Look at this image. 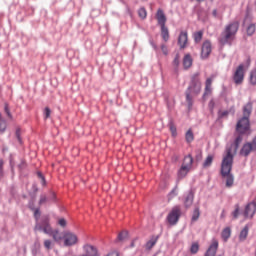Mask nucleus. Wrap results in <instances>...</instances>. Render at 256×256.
Here are the masks:
<instances>
[{
	"label": "nucleus",
	"instance_id": "obj_40",
	"mask_svg": "<svg viewBox=\"0 0 256 256\" xmlns=\"http://www.w3.org/2000/svg\"><path fill=\"white\" fill-rule=\"evenodd\" d=\"M127 238V232H121L118 234V241H125V239Z\"/></svg>",
	"mask_w": 256,
	"mask_h": 256
},
{
	"label": "nucleus",
	"instance_id": "obj_13",
	"mask_svg": "<svg viewBox=\"0 0 256 256\" xmlns=\"http://www.w3.org/2000/svg\"><path fill=\"white\" fill-rule=\"evenodd\" d=\"M213 79H215V74H212L209 78L206 79L205 81V89H204V93H203V99H205V97L211 95V93H213Z\"/></svg>",
	"mask_w": 256,
	"mask_h": 256
},
{
	"label": "nucleus",
	"instance_id": "obj_34",
	"mask_svg": "<svg viewBox=\"0 0 256 256\" xmlns=\"http://www.w3.org/2000/svg\"><path fill=\"white\" fill-rule=\"evenodd\" d=\"M138 15L140 19H146L147 18V10L145 8H140L138 10Z\"/></svg>",
	"mask_w": 256,
	"mask_h": 256
},
{
	"label": "nucleus",
	"instance_id": "obj_28",
	"mask_svg": "<svg viewBox=\"0 0 256 256\" xmlns=\"http://www.w3.org/2000/svg\"><path fill=\"white\" fill-rule=\"evenodd\" d=\"M193 39H194L195 43H201V41L203 39V30L194 32Z\"/></svg>",
	"mask_w": 256,
	"mask_h": 256
},
{
	"label": "nucleus",
	"instance_id": "obj_10",
	"mask_svg": "<svg viewBox=\"0 0 256 256\" xmlns=\"http://www.w3.org/2000/svg\"><path fill=\"white\" fill-rule=\"evenodd\" d=\"M255 213H256V202L252 201L246 205L244 210V217H246V219H253V217H255Z\"/></svg>",
	"mask_w": 256,
	"mask_h": 256
},
{
	"label": "nucleus",
	"instance_id": "obj_52",
	"mask_svg": "<svg viewBox=\"0 0 256 256\" xmlns=\"http://www.w3.org/2000/svg\"><path fill=\"white\" fill-rule=\"evenodd\" d=\"M246 65H247V67H249V65H251V57H248L246 59Z\"/></svg>",
	"mask_w": 256,
	"mask_h": 256
},
{
	"label": "nucleus",
	"instance_id": "obj_29",
	"mask_svg": "<svg viewBox=\"0 0 256 256\" xmlns=\"http://www.w3.org/2000/svg\"><path fill=\"white\" fill-rule=\"evenodd\" d=\"M255 31H256V26L255 24L251 23L247 26L246 28V33L249 37H251L252 35L255 34Z\"/></svg>",
	"mask_w": 256,
	"mask_h": 256
},
{
	"label": "nucleus",
	"instance_id": "obj_46",
	"mask_svg": "<svg viewBox=\"0 0 256 256\" xmlns=\"http://www.w3.org/2000/svg\"><path fill=\"white\" fill-rule=\"evenodd\" d=\"M179 54H177L173 60V66L177 67L179 65Z\"/></svg>",
	"mask_w": 256,
	"mask_h": 256
},
{
	"label": "nucleus",
	"instance_id": "obj_58",
	"mask_svg": "<svg viewBox=\"0 0 256 256\" xmlns=\"http://www.w3.org/2000/svg\"><path fill=\"white\" fill-rule=\"evenodd\" d=\"M197 1V3H203V1H205V0H196Z\"/></svg>",
	"mask_w": 256,
	"mask_h": 256
},
{
	"label": "nucleus",
	"instance_id": "obj_4",
	"mask_svg": "<svg viewBox=\"0 0 256 256\" xmlns=\"http://www.w3.org/2000/svg\"><path fill=\"white\" fill-rule=\"evenodd\" d=\"M34 217L36 219V225L34 231H43L46 235H53V229L49 224V216H43L41 222H39V217H41V211L37 208L34 211Z\"/></svg>",
	"mask_w": 256,
	"mask_h": 256
},
{
	"label": "nucleus",
	"instance_id": "obj_50",
	"mask_svg": "<svg viewBox=\"0 0 256 256\" xmlns=\"http://www.w3.org/2000/svg\"><path fill=\"white\" fill-rule=\"evenodd\" d=\"M170 130L173 133V135H175V133H177V128H175V126H173V124L170 125Z\"/></svg>",
	"mask_w": 256,
	"mask_h": 256
},
{
	"label": "nucleus",
	"instance_id": "obj_11",
	"mask_svg": "<svg viewBox=\"0 0 256 256\" xmlns=\"http://www.w3.org/2000/svg\"><path fill=\"white\" fill-rule=\"evenodd\" d=\"M217 249H219V241H217L216 239H213L212 243L206 250L204 256H223V254L217 255Z\"/></svg>",
	"mask_w": 256,
	"mask_h": 256
},
{
	"label": "nucleus",
	"instance_id": "obj_56",
	"mask_svg": "<svg viewBox=\"0 0 256 256\" xmlns=\"http://www.w3.org/2000/svg\"><path fill=\"white\" fill-rule=\"evenodd\" d=\"M38 177H39L40 179H43V177H45V176H43V174H42L41 172H38Z\"/></svg>",
	"mask_w": 256,
	"mask_h": 256
},
{
	"label": "nucleus",
	"instance_id": "obj_12",
	"mask_svg": "<svg viewBox=\"0 0 256 256\" xmlns=\"http://www.w3.org/2000/svg\"><path fill=\"white\" fill-rule=\"evenodd\" d=\"M188 44H189V34L187 33V31H181L178 36V45L180 49H186Z\"/></svg>",
	"mask_w": 256,
	"mask_h": 256
},
{
	"label": "nucleus",
	"instance_id": "obj_55",
	"mask_svg": "<svg viewBox=\"0 0 256 256\" xmlns=\"http://www.w3.org/2000/svg\"><path fill=\"white\" fill-rule=\"evenodd\" d=\"M41 183H42V185H46L47 182L45 181V177H42Z\"/></svg>",
	"mask_w": 256,
	"mask_h": 256
},
{
	"label": "nucleus",
	"instance_id": "obj_25",
	"mask_svg": "<svg viewBox=\"0 0 256 256\" xmlns=\"http://www.w3.org/2000/svg\"><path fill=\"white\" fill-rule=\"evenodd\" d=\"M221 237L223 239V241L227 242L229 241V237H231V228L226 227L223 229Z\"/></svg>",
	"mask_w": 256,
	"mask_h": 256
},
{
	"label": "nucleus",
	"instance_id": "obj_35",
	"mask_svg": "<svg viewBox=\"0 0 256 256\" xmlns=\"http://www.w3.org/2000/svg\"><path fill=\"white\" fill-rule=\"evenodd\" d=\"M250 83L251 85H256V68L250 73Z\"/></svg>",
	"mask_w": 256,
	"mask_h": 256
},
{
	"label": "nucleus",
	"instance_id": "obj_19",
	"mask_svg": "<svg viewBox=\"0 0 256 256\" xmlns=\"http://www.w3.org/2000/svg\"><path fill=\"white\" fill-rule=\"evenodd\" d=\"M251 113H253V102H248L246 105L243 107V117H251Z\"/></svg>",
	"mask_w": 256,
	"mask_h": 256
},
{
	"label": "nucleus",
	"instance_id": "obj_37",
	"mask_svg": "<svg viewBox=\"0 0 256 256\" xmlns=\"http://www.w3.org/2000/svg\"><path fill=\"white\" fill-rule=\"evenodd\" d=\"M178 193H177V184L174 187V189L168 194L169 199H173V197H177Z\"/></svg>",
	"mask_w": 256,
	"mask_h": 256
},
{
	"label": "nucleus",
	"instance_id": "obj_20",
	"mask_svg": "<svg viewBox=\"0 0 256 256\" xmlns=\"http://www.w3.org/2000/svg\"><path fill=\"white\" fill-rule=\"evenodd\" d=\"M182 167H186L187 169H191L193 167V156H191V154L184 157Z\"/></svg>",
	"mask_w": 256,
	"mask_h": 256
},
{
	"label": "nucleus",
	"instance_id": "obj_6",
	"mask_svg": "<svg viewBox=\"0 0 256 256\" xmlns=\"http://www.w3.org/2000/svg\"><path fill=\"white\" fill-rule=\"evenodd\" d=\"M251 153H256V136L250 142L244 143L240 150L242 157H249Z\"/></svg>",
	"mask_w": 256,
	"mask_h": 256
},
{
	"label": "nucleus",
	"instance_id": "obj_53",
	"mask_svg": "<svg viewBox=\"0 0 256 256\" xmlns=\"http://www.w3.org/2000/svg\"><path fill=\"white\" fill-rule=\"evenodd\" d=\"M51 199H52V201H55V199H56L55 192L51 193Z\"/></svg>",
	"mask_w": 256,
	"mask_h": 256
},
{
	"label": "nucleus",
	"instance_id": "obj_8",
	"mask_svg": "<svg viewBox=\"0 0 256 256\" xmlns=\"http://www.w3.org/2000/svg\"><path fill=\"white\" fill-rule=\"evenodd\" d=\"M249 118L243 116L236 125V131L237 133H240L241 135H245V133H247V131H249Z\"/></svg>",
	"mask_w": 256,
	"mask_h": 256
},
{
	"label": "nucleus",
	"instance_id": "obj_45",
	"mask_svg": "<svg viewBox=\"0 0 256 256\" xmlns=\"http://www.w3.org/2000/svg\"><path fill=\"white\" fill-rule=\"evenodd\" d=\"M5 165V161L0 159V177H3V166Z\"/></svg>",
	"mask_w": 256,
	"mask_h": 256
},
{
	"label": "nucleus",
	"instance_id": "obj_9",
	"mask_svg": "<svg viewBox=\"0 0 256 256\" xmlns=\"http://www.w3.org/2000/svg\"><path fill=\"white\" fill-rule=\"evenodd\" d=\"M245 79V70L243 64H240L233 75V81L236 85H241Z\"/></svg>",
	"mask_w": 256,
	"mask_h": 256
},
{
	"label": "nucleus",
	"instance_id": "obj_49",
	"mask_svg": "<svg viewBox=\"0 0 256 256\" xmlns=\"http://www.w3.org/2000/svg\"><path fill=\"white\" fill-rule=\"evenodd\" d=\"M5 113L8 115V117H11V112L9 111V106L6 104L5 105Z\"/></svg>",
	"mask_w": 256,
	"mask_h": 256
},
{
	"label": "nucleus",
	"instance_id": "obj_3",
	"mask_svg": "<svg viewBox=\"0 0 256 256\" xmlns=\"http://www.w3.org/2000/svg\"><path fill=\"white\" fill-rule=\"evenodd\" d=\"M237 31H239V22L234 21L227 24L220 35V45H232L233 41H235V35H237Z\"/></svg>",
	"mask_w": 256,
	"mask_h": 256
},
{
	"label": "nucleus",
	"instance_id": "obj_38",
	"mask_svg": "<svg viewBox=\"0 0 256 256\" xmlns=\"http://www.w3.org/2000/svg\"><path fill=\"white\" fill-rule=\"evenodd\" d=\"M51 117V109L49 107H46L44 109V119H49Z\"/></svg>",
	"mask_w": 256,
	"mask_h": 256
},
{
	"label": "nucleus",
	"instance_id": "obj_22",
	"mask_svg": "<svg viewBox=\"0 0 256 256\" xmlns=\"http://www.w3.org/2000/svg\"><path fill=\"white\" fill-rule=\"evenodd\" d=\"M157 241H159V236H152L150 240L146 243V249L151 251L155 245H157Z\"/></svg>",
	"mask_w": 256,
	"mask_h": 256
},
{
	"label": "nucleus",
	"instance_id": "obj_47",
	"mask_svg": "<svg viewBox=\"0 0 256 256\" xmlns=\"http://www.w3.org/2000/svg\"><path fill=\"white\" fill-rule=\"evenodd\" d=\"M60 227H66L67 225V221L65 220V218H61L59 221H58Z\"/></svg>",
	"mask_w": 256,
	"mask_h": 256
},
{
	"label": "nucleus",
	"instance_id": "obj_54",
	"mask_svg": "<svg viewBox=\"0 0 256 256\" xmlns=\"http://www.w3.org/2000/svg\"><path fill=\"white\" fill-rule=\"evenodd\" d=\"M212 15H213V17H217V9H214V10L212 11Z\"/></svg>",
	"mask_w": 256,
	"mask_h": 256
},
{
	"label": "nucleus",
	"instance_id": "obj_39",
	"mask_svg": "<svg viewBox=\"0 0 256 256\" xmlns=\"http://www.w3.org/2000/svg\"><path fill=\"white\" fill-rule=\"evenodd\" d=\"M227 115H229V111H227V110L219 111L218 112V119H223L224 117H227Z\"/></svg>",
	"mask_w": 256,
	"mask_h": 256
},
{
	"label": "nucleus",
	"instance_id": "obj_21",
	"mask_svg": "<svg viewBox=\"0 0 256 256\" xmlns=\"http://www.w3.org/2000/svg\"><path fill=\"white\" fill-rule=\"evenodd\" d=\"M192 65H193V58H191V54H186L183 58L184 69H189Z\"/></svg>",
	"mask_w": 256,
	"mask_h": 256
},
{
	"label": "nucleus",
	"instance_id": "obj_15",
	"mask_svg": "<svg viewBox=\"0 0 256 256\" xmlns=\"http://www.w3.org/2000/svg\"><path fill=\"white\" fill-rule=\"evenodd\" d=\"M156 19L160 27H165V24L167 23V16H165V12H163L162 9H158Z\"/></svg>",
	"mask_w": 256,
	"mask_h": 256
},
{
	"label": "nucleus",
	"instance_id": "obj_32",
	"mask_svg": "<svg viewBox=\"0 0 256 256\" xmlns=\"http://www.w3.org/2000/svg\"><path fill=\"white\" fill-rule=\"evenodd\" d=\"M185 139L187 143H192V141L195 139V136L193 135V131L188 130L185 135Z\"/></svg>",
	"mask_w": 256,
	"mask_h": 256
},
{
	"label": "nucleus",
	"instance_id": "obj_57",
	"mask_svg": "<svg viewBox=\"0 0 256 256\" xmlns=\"http://www.w3.org/2000/svg\"><path fill=\"white\" fill-rule=\"evenodd\" d=\"M152 47H154V49L157 50V45H155L154 43H152Z\"/></svg>",
	"mask_w": 256,
	"mask_h": 256
},
{
	"label": "nucleus",
	"instance_id": "obj_18",
	"mask_svg": "<svg viewBox=\"0 0 256 256\" xmlns=\"http://www.w3.org/2000/svg\"><path fill=\"white\" fill-rule=\"evenodd\" d=\"M195 199V194H193V191H190L187 196L185 197L184 200V207L186 209H189V207H191V205H193V201Z\"/></svg>",
	"mask_w": 256,
	"mask_h": 256
},
{
	"label": "nucleus",
	"instance_id": "obj_43",
	"mask_svg": "<svg viewBox=\"0 0 256 256\" xmlns=\"http://www.w3.org/2000/svg\"><path fill=\"white\" fill-rule=\"evenodd\" d=\"M43 203H47V196L41 195L39 200V205H43Z\"/></svg>",
	"mask_w": 256,
	"mask_h": 256
},
{
	"label": "nucleus",
	"instance_id": "obj_2",
	"mask_svg": "<svg viewBox=\"0 0 256 256\" xmlns=\"http://www.w3.org/2000/svg\"><path fill=\"white\" fill-rule=\"evenodd\" d=\"M200 75L201 74L199 72L192 75L189 86L185 92L186 103L188 105L189 110L193 108V98L197 97V95L201 93L202 84H201Z\"/></svg>",
	"mask_w": 256,
	"mask_h": 256
},
{
	"label": "nucleus",
	"instance_id": "obj_30",
	"mask_svg": "<svg viewBox=\"0 0 256 256\" xmlns=\"http://www.w3.org/2000/svg\"><path fill=\"white\" fill-rule=\"evenodd\" d=\"M7 130V121L3 119V116L0 113V133H5Z\"/></svg>",
	"mask_w": 256,
	"mask_h": 256
},
{
	"label": "nucleus",
	"instance_id": "obj_16",
	"mask_svg": "<svg viewBox=\"0 0 256 256\" xmlns=\"http://www.w3.org/2000/svg\"><path fill=\"white\" fill-rule=\"evenodd\" d=\"M83 249L87 256H98L99 255L97 248H95V246H93V245L85 244L83 246Z\"/></svg>",
	"mask_w": 256,
	"mask_h": 256
},
{
	"label": "nucleus",
	"instance_id": "obj_23",
	"mask_svg": "<svg viewBox=\"0 0 256 256\" xmlns=\"http://www.w3.org/2000/svg\"><path fill=\"white\" fill-rule=\"evenodd\" d=\"M242 142H243V134L239 133V135L235 138L231 148H234V151H237V149H239V146L241 145Z\"/></svg>",
	"mask_w": 256,
	"mask_h": 256
},
{
	"label": "nucleus",
	"instance_id": "obj_36",
	"mask_svg": "<svg viewBox=\"0 0 256 256\" xmlns=\"http://www.w3.org/2000/svg\"><path fill=\"white\" fill-rule=\"evenodd\" d=\"M234 207L235 210L232 212V217H234V219H237V217H239V212L241 211V208L239 204H236Z\"/></svg>",
	"mask_w": 256,
	"mask_h": 256
},
{
	"label": "nucleus",
	"instance_id": "obj_31",
	"mask_svg": "<svg viewBox=\"0 0 256 256\" xmlns=\"http://www.w3.org/2000/svg\"><path fill=\"white\" fill-rule=\"evenodd\" d=\"M212 164H213V155H208L203 163V167L204 168L211 167Z\"/></svg>",
	"mask_w": 256,
	"mask_h": 256
},
{
	"label": "nucleus",
	"instance_id": "obj_17",
	"mask_svg": "<svg viewBox=\"0 0 256 256\" xmlns=\"http://www.w3.org/2000/svg\"><path fill=\"white\" fill-rule=\"evenodd\" d=\"M191 171V169L186 168L185 166H181L180 169L177 172V184L181 179H185L187 177V174Z\"/></svg>",
	"mask_w": 256,
	"mask_h": 256
},
{
	"label": "nucleus",
	"instance_id": "obj_48",
	"mask_svg": "<svg viewBox=\"0 0 256 256\" xmlns=\"http://www.w3.org/2000/svg\"><path fill=\"white\" fill-rule=\"evenodd\" d=\"M53 239H54L55 241H59V239H61V237H59V232H58V231H56V232L53 233Z\"/></svg>",
	"mask_w": 256,
	"mask_h": 256
},
{
	"label": "nucleus",
	"instance_id": "obj_44",
	"mask_svg": "<svg viewBox=\"0 0 256 256\" xmlns=\"http://www.w3.org/2000/svg\"><path fill=\"white\" fill-rule=\"evenodd\" d=\"M161 50H162V53L164 55H169V50L167 49V47L165 46V44H162L161 45Z\"/></svg>",
	"mask_w": 256,
	"mask_h": 256
},
{
	"label": "nucleus",
	"instance_id": "obj_42",
	"mask_svg": "<svg viewBox=\"0 0 256 256\" xmlns=\"http://www.w3.org/2000/svg\"><path fill=\"white\" fill-rule=\"evenodd\" d=\"M51 245H53V243L51 242V240H45L44 241V247L45 249H51Z\"/></svg>",
	"mask_w": 256,
	"mask_h": 256
},
{
	"label": "nucleus",
	"instance_id": "obj_33",
	"mask_svg": "<svg viewBox=\"0 0 256 256\" xmlns=\"http://www.w3.org/2000/svg\"><path fill=\"white\" fill-rule=\"evenodd\" d=\"M190 252L192 253V255H196V253H199V243L197 242L192 243L190 247Z\"/></svg>",
	"mask_w": 256,
	"mask_h": 256
},
{
	"label": "nucleus",
	"instance_id": "obj_1",
	"mask_svg": "<svg viewBox=\"0 0 256 256\" xmlns=\"http://www.w3.org/2000/svg\"><path fill=\"white\" fill-rule=\"evenodd\" d=\"M231 169H233V153L232 148L226 149V155L223 157L221 163V176L226 179V187L231 189L235 183V177L231 174Z\"/></svg>",
	"mask_w": 256,
	"mask_h": 256
},
{
	"label": "nucleus",
	"instance_id": "obj_41",
	"mask_svg": "<svg viewBox=\"0 0 256 256\" xmlns=\"http://www.w3.org/2000/svg\"><path fill=\"white\" fill-rule=\"evenodd\" d=\"M208 107L210 109V113H213L214 109H215V100H210Z\"/></svg>",
	"mask_w": 256,
	"mask_h": 256
},
{
	"label": "nucleus",
	"instance_id": "obj_24",
	"mask_svg": "<svg viewBox=\"0 0 256 256\" xmlns=\"http://www.w3.org/2000/svg\"><path fill=\"white\" fill-rule=\"evenodd\" d=\"M161 27V37L165 43L169 41V28L167 26H160Z\"/></svg>",
	"mask_w": 256,
	"mask_h": 256
},
{
	"label": "nucleus",
	"instance_id": "obj_26",
	"mask_svg": "<svg viewBox=\"0 0 256 256\" xmlns=\"http://www.w3.org/2000/svg\"><path fill=\"white\" fill-rule=\"evenodd\" d=\"M247 235H249V226L246 225L240 232L239 240L245 241V239H247Z\"/></svg>",
	"mask_w": 256,
	"mask_h": 256
},
{
	"label": "nucleus",
	"instance_id": "obj_27",
	"mask_svg": "<svg viewBox=\"0 0 256 256\" xmlns=\"http://www.w3.org/2000/svg\"><path fill=\"white\" fill-rule=\"evenodd\" d=\"M199 217H201V210H199V207H195L192 214V218H191L192 223H195V221H198Z\"/></svg>",
	"mask_w": 256,
	"mask_h": 256
},
{
	"label": "nucleus",
	"instance_id": "obj_7",
	"mask_svg": "<svg viewBox=\"0 0 256 256\" xmlns=\"http://www.w3.org/2000/svg\"><path fill=\"white\" fill-rule=\"evenodd\" d=\"M181 217V206L176 205L172 208L167 216V221L170 225H177L179 218Z\"/></svg>",
	"mask_w": 256,
	"mask_h": 256
},
{
	"label": "nucleus",
	"instance_id": "obj_5",
	"mask_svg": "<svg viewBox=\"0 0 256 256\" xmlns=\"http://www.w3.org/2000/svg\"><path fill=\"white\" fill-rule=\"evenodd\" d=\"M62 239L64 241V247H73L79 243V237L71 231L64 232Z\"/></svg>",
	"mask_w": 256,
	"mask_h": 256
},
{
	"label": "nucleus",
	"instance_id": "obj_51",
	"mask_svg": "<svg viewBox=\"0 0 256 256\" xmlns=\"http://www.w3.org/2000/svg\"><path fill=\"white\" fill-rule=\"evenodd\" d=\"M16 137H17L19 143H21V135L19 134V130L16 131Z\"/></svg>",
	"mask_w": 256,
	"mask_h": 256
},
{
	"label": "nucleus",
	"instance_id": "obj_14",
	"mask_svg": "<svg viewBox=\"0 0 256 256\" xmlns=\"http://www.w3.org/2000/svg\"><path fill=\"white\" fill-rule=\"evenodd\" d=\"M212 47L211 42L209 40H206L202 44V50H201V57L202 59H207L209 55H211Z\"/></svg>",
	"mask_w": 256,
	"mask_h": 256
}]
</instances>
